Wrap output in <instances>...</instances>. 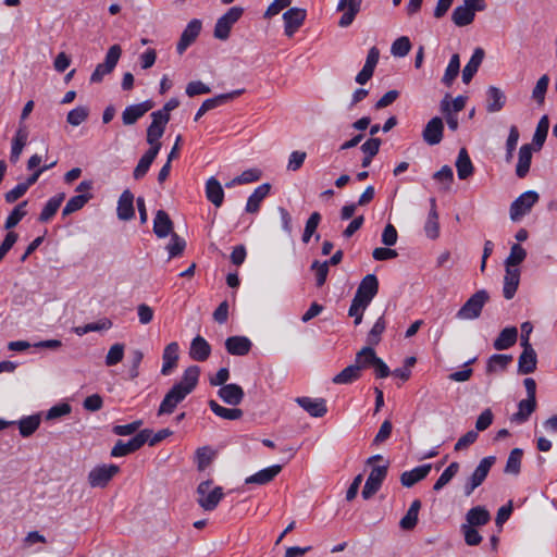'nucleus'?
<instances>
[{"instance_id":"obj_1","label":"nucleus","mask_w":557,"mask_h":557,"mask_svg":"<svg viewBox=\"0 0 557 557\" xmlns=\"http://www.w3.org/2000/svg\"><path fill=\"white\" fill-rule=\"evenodd\" d=\"M200 368L198 366L188 367L180 382L175 383L163 397L158 416L171 414L178 404H181L197 386L199 381Z\"/></svg>"},{"instance_id":"obj_2","label":"nucleus","mask_w":557,"mask_h":557,"mask_svg":"<svg viewBox=\"0 0 557 557\" xmlns=\"http://www.w3.org/2000/svg\"><path fill=\"white\" fill-rule=\"evenodd\" d=\"M488 298V293L485 289L475 292L457 311L456 318L458 320L478 319L481 315L482 309Z\"/></svg>"},{"instance_id":"obj_3","label":"nucleus","mask_w":557,"mask_h":557,"mask_svg":"<svg viewBox=\"0 0 557 557\" xmlns=\"http://www.w3.org/2000/svg\"><path fill=\"white\" fill-rule=\"evenodd\" d=\"M211 485L212 481L207 480L201 482L197 487L198 504L207 511L214 510L224 496L221 486H215L211 490Z\"/></svg>"},{"instance_id":"obj_4","label":"nucleus","mask_w":557,"mask_h":557,"mask_svg":"<svg viewBox=\"0 0 557 557\" xmlns=\"http://www.w3.org/2000/svg\"><path fill=\"white\" fill-rule=\"evenodd\" d=\"M495 461V456H487L480 460L479 465L463 486V493L466 496H470L473 491L484 482Z\"/></svg>"},{"instance_id":"obj_5","label":"nucleus","mask_w":557,"mask_h":557,"mask_svg":"<svg viewBox=\"0 0 557 557\" xmlns=\"http://www.w3.org/2000/svg\"><path fill=\"white\" fill-rule=\"evenodd\" d=\"M539 194L534 190H527L512 201L509 209L510 219L513 222L520 221L528 214L539 201Z\"/></svg>"},{"instance_id":"obj_6","label":"nucleus","mask_w":557,"mask_h":557,"mask_svg":"<svg viewBox=\"0 0 557 557\" xmlns=\"http://www.w3.org/2000/svg\"><path fill=\"white\" fill-rule=\"evenodd\" d=\"M244 9L242 7H232L226 13L218 18L213 35L216 39L226 40L230 37L233 25L242 17Z\"/></svg>"},{"instance_id":"obj_7","label":"nucleus","mask_w":557,"mask_h":557,"mask_svg":"<svg viewBox=\"0 0 557 557\" xmlns=\"http://www.w3.org/2000/svg\"><path fill=\"white\" fill-rule=\"evenodd\" d=\"M122 54V49L119 45H113L109 48L104 62L99 63L90 75L91 83H101L103 77L110 74L116 66Z\"/></svg>"},{"instance_id":"obj_8","label":"nucleus","mask_w":557,"mask_h":557,"mask_svg":"<svg viewBox=\"0 0 557 557\" xmlns=\"http://www.w3.org/2000/svg\"><path fill=\"white\" fill-rule=\"evenodd\" d=\"M377 292V277L374 274H367L361 280L352 299L368 307L372 299L376 296Z\"/></svg>"},{"instance_id":"obj_9","label":"nucleus","mask_w":557,"mask_h":557,"mask_svg":"<svg viewBox=\"0 0 557 557\" xmlns=\"http://www.w3.org/2000/svg\"><path fill=\"white\" fill-rule=\"evenodd\" d=\"M120 471L116 465H100L88 473V483L91 487H104L112 478Z\"/></svg>"},{"instance_id":"obj_10","label":"nucleus","mask_w":557,"mask_h":557,"mask_svg":"<svg viewBox=\"0 0 557 557\" xmlns=\"http://www.w3.org/2000/svg\"><path fill=\"white\" fill-rule=\"evenodd\" d=\"M388 462L384 466L373 467L362 488V497L371 498L380 488L387 475Z\"/></svg>"},{"instance_id":"obj_11","label":"nucleus","mask_w":557,"mask_h":557,"mask_svg":"<svg viewBox=\"0 0 557 557\" xmlns=\"http://www.w3.org/2000/svg\"><path fill=\"white\" fill-rule=\"evenodd\" d=\"M146 432L147 431H139L134 437H132L127 442L121 440L117 441L111 449V456L115 458L124 457L141 448L147 441Z\"/></svg>"},{"instance_id":"obj_12","label":"nucleus","mask_w":557,"mask_h":557,"mask_svg":"<svg viewBox=\"0 0 557 557\" xmlns=\"http://www.w3.org/2000/svg\"><path fill=\"white\" fill-rule=\"evenodd\" d=\"M202 23L198 18H193L188 22L186 27L181 34L176 45V52L182 55L189 46H191L200 35Z\"/></svg>"},{"instance_id":"obj_13","label":"nucleus","mask_w":557,"mask_h":557,"mask_svg":"<svg viewBox=\"0 0 557 557\" xmlns=\"http://www.w3.org/2000/svg\"><path fill=\"white\" fill-rule=\"evenodd\" d=\"M444 135V122L440 116L432 117L422 129V139L429 146L438 145Z\"/></svg>"},{"instance_id":"obj_14","label":"nucleus","mask_w":557,"mask_h":557,"mask_svg":"<svg viewBox=\"0 0 557 557\" xmlns=\"http://www.w3.org/2000/svg\"><path fill=\"white\" fill-rule=\"evenodd\" d=\"M307 16L305 9L290 8L283 14L284 33L287 37H292L296 30L304 24Z\"/></svg>"},{"instance_id":"obj_15","label":"nucleus","mask_w":557,"mask_h":557,"mask_svg":"<svg viewBox=\"0 0 557 557\" xmlns=\"http://www.w3.org/2000/svg\"><path fill=\"white\" fill-rule=\"evenodd\" d=\"M243 92L244 89H237L231 92L218 95L213 98L206 99L198 109V111L196 112L194 120L198 121L208 111L215 109L230 100H233L234 98L240 96Z\"/></svg>"},{"instance_id":"obj_16","label":"nucleus","mask_w":557,"mask_h":557,"mask_svg":"<svg viewBox=\"0 0 557 557\" xmlns=\"http://www.w3.org/2000/svg\"><path fill=\"white\" fill-rule=\"evenodd\" d=\"M154 107L152 100H145L140 103L127 106L122 113V122L124 125H133L148 111Z\"/></svg>"},{"instance_id":"obj_17","label":"nucleus","mask_w":557,"mask_h":557,"mask_svg":"<svg viewBox=\"0 0 557 557\" xmlns=\"http://www.w3.org/2000/svg\"><path fill=\"white\" fill-rule=\"evenodd\" d=\"M362 0H339L337 11H344L338 21L341 27H348L352 24L356 15L360 12Z\"/></svg>"},{"instance_id":"obj_18","label":"nucleus","mask_w":557,"mask_h":557,"mask_svg":"<svg viewBox=\"0 0 557 557\" xmlns=\"http://www.w3.org/2000/svg\"><path fill=\"white\" fill-rule=\"evenodd\" d=\"M296 403L313 418H322L327 412L326 400L324 398L302 396L297 397Z\"/></svg>"},{"instance_id":"obj_19","label":"nucleus","mask_w":557,"mask_h":557,"mask_svg":"<svg viewBox=\"0 0 557 557\" xmlns=\"http://www.w3.org/2000/svg\"><path fill=\"white\" fill-rule=\"evenodd\" d=\"M151 123L147 128V143L150 145V148L158 147V152L161 149L160 138L163 136L165 126L169 123L166 120L158 119L153 113L150 114Z\"/></svg>"},{"instance_id":"obj_20","label":"nucleus","mask_w":557,"mask_h":557,"mask_svg":"<svg viewBox=\"0 0 557 557\" xmlns=\"http://www.w3.org/2000/svg\"><path fill=\"white\" fill-rule=\"evenodd\" d=\"M218 395L225 404L230 406H238L245 397V393L242 386L235 383H230L220 387Z\"/></svg>"},{"instance_id":"obj_21","label":"nucleus","mask_w":557,"mask_h":557,"mask_svg":"<svg viewBox=\"0 0 557 557\" xmlns=\"http://www.w3.org/2000/svg\"><path fill=\"white\" fill-rule=\"evenodd\" d=\"M251 346V341L246 336H230L225 341V349L232 356H246Z\"/></svg>"},{"instance_id":"obj_22","label":"nucleus","mask_w":557,"mask_h":557,"mask_svg":"<svg viewBox=\"0 0 557 557\" xmlns=\"http://www.w3.org/2000/svg\"><path fill=\"white\" fill-rule=\"evenodd\" d=\"M116 213L117 218L122 221H128L134 218V195L129 189H125L121 194L117 201Z\"/></svg>"},{"instance_id":"obj_23","label":"nucleus","mask_w":557,"mask_h":557,"mask_svg":"<svg viewBox=\"0 0 557 557\" xmlns=\"http://www.w3.org/2000/svg\"><path fill=\"white\" fill-rule=\"evenodd\" d=\"M178 352H180V346L176 342H172L165 346L163 354H162V360H163L162 368H161L162 375L171 374L173 369L176 368L178 357H180Z\"/></svg>"},{"instance_id":"obj_24","label":"nucleus","mask_w":557,"mask_h":557,"mask_svg":"<svg viewBox=\"0 0 557 557\" xmlns=\"http://www.w3.org/2000/svg\"><path fill=\"white\" fill-rule=\"evenodd\" d=\"M28 132L26 125L20 123V126L12 139L10 161L14 164L18 161L20 156L27 144Z\"/></svg>"},{"instance_id":"obj_25","label":"nucleus","mask_w":557,"mask_h":557,"mask_svg":"<svg viewBox=\"0 0 557 557\" xmlns=\"http://www.w3.org/2000/svg\"><path fill=\"white\" fill-rule=\"evenodd\" d=\"M523 350L518 358V372L521 374L533 373L537 364V356L533 347H522Z\"/></svg>"},{"instance_id":"obj_26","label":"nucleus","mask_w":557,"mask_h":557,"mask_svg":"<svg viewBox=\"0 0 557 557\" xmlns=\"http://www.w3.org/2000/svg\"><path fill=\"white\" fill-rule=\"evenodd\" d=\"M432 469L430 463L418 466L410 471H405L400 475V482L405 487H411L416 483L422 481L428 476Z\"/></svg>"},{"instance_id":"obj_27","label":"nucleus","mask_w":557,"mask_h":557,"mask_svg":"<svg viewBox=\"0 0 557 557\" xmlns=\"http://www.w3.org/2000/svg\"><path fill=\"white\" fill-rule=\"evenodd\" d=\"M211 354L210 344L200 335H197L190 343L189 356L193 360L203 362Z\"/></svg>"},{"instance_id":"obj_28","label":"nucleus","mask_w":557,"mask_h":557,"mask_svg":"<svg viewBox=\"0 0 557 557\" xmlns=\"http://www.w3.org/2000/svg\"><path fill=\"white\" fill-rule=\"evenodd\" d=\"M271 189L269 183L259 185L253 193L248 197L245 211L248 213H257L260 209L261 202L267 198Z\"/></svg>"},{"instance_id":"obj_29","label":"nucleus","mask_w":557,"mask_h":557,"mask_svg":"<svg viewBox=\"0 0 557 557\" xmlns=\"http://www.w3.org/2000/svg\"><path fill=\"white\" fill-rule=\"evenodd\" d=\"M173 222L164 210H158L153 219V233L159 238L172 235Z\"/></svg>"},{"instance_id":"obj_30","label":"nucleus","mask_w":557,"mask_h":557,"mask_svg":"<svg viewBox=\"0 0 557 557\" xmlns=\"http://www.w3.org/2000/svg\"><path fill=\"white\" fill-rule=\"evenodd\" d=\"M282 470V466L280 465H273L268 468H264L255 474L247 476L245 479L246 484H258V485H264L269 482H271Z\"/></svg>"},{"instance_id":"obj_31","label":"nucleus","mask_w":557,"mask_h":557,"mask_svg":"<svg viewBox=\"0 0 557 557\" xmlns=\"http://www.w3.org/2000/svg\"><path fill=\"white\" fill-rule=\"evenodd\" d=\"M484 59V50L475 48L470 60L462 70V82L469 84L473 76L476 74L482 61Z\"/></svg>"},{"instance_id":"obj_32","label":"nucleus","mask_w":557,"mask_h":557,"mask_svg":"<svg viewBox=\"0 0 557 557\" xmlns=\"http://www.w3.org/2000/svg\"><path fill=\"white\" fill-rule=\"evenodd\" d=\"M533 148L530 144H524L519 149L518 163L516 166V174L518 177L523 178L530 171L532 161Z\"/></svg>"},{"instance_id":"obj_33","label":"nucleus","mask_w":557,"mask_h":557,"mask_svg":"<svg viewBox=\"0 0 557 557\" xmlns=\"http://www.w3.org/2000/svg\"><path fill=\"white\" fill-rule=\"evenodd\" d=\"M206 197L216 208H220L223 203L224 190L221 183L214 176H211L206 182Z\"/></svg>"},{"instance_id":"obj_34","label":"nucleus","mask_w":557,"mask_h":557,"mask_svg":"<svg viewBox=\"0 0 557 557\" xmlns=\"http://www.w3.org/2000/svg\"><path fill=\"white\" fill-rule=\"evenodd\" d=\"M520 281V270L518 268H507L506 274L504 277V288L503 294L506 299H511L518 288Z\"/></svg>"},{"instance_id":"obj_35","label":"nucleus","mask_w":557,"mask_h":557,"mask_svg":"<svg viewBox=\"0 0 557 557\" xmlns=\"http://www.w3.org/2000/svg\"><path fill=\"white\" fill-rule=\"evenodd\" d=\"M518 338V330L516 326H508L500 331L493 343L496 350H505L512 347Z\"/></svg>"},{"instance_id":"obj_36","label":"nucleus","mask_w":557,"mask_h":557,"mask_svg":"<svg viewBox=\"0 0 557 557\" xmlns=\"http://www.w3.org/2000/svg\"><path fill=\"white\" fill-rule=\"evenodd\" d=\"M490 520L491 515L488 510L483 506H475L468 510L466 515V522L463 524L476 528L487 524Z\"/></svg>"},{"instance_id":"obj_37","label":"nucleus","mask_w":557,"mask_h":557,"mask_svg":"<svg viewBox=\"0 0 557 557\" xmlns=\"http://www.w3.org/2000/svg\"><path fill=\"white\" fill-rule=\"evenodd\" d=\"M158 153V147H153L143 154L133 172L135 180H140L147 174Z\"/></svg>"},{"instance_id":"obj_38","label":"nucleus","mask_w":557,"mask_h":557,"mask_svg":"<svg viewBox=\"0 0 557 557\" xmlns=\"http://www.w3.org/2000/svg\"><path fill=\"white\" fill-rule=\"evenodd\" d=\"M456 169L459 180H467L473 174L474 168L466 148L459 150Z\"/></svg>"},{"instance_id":"obj_39","label":"nucleus","mask_w":557,"mask_h":557,"mask_svg":"<svg viewBox=\"0 0 557 557\" xmlns=\"http://www.w3.org/2000/svg\"><path fill=\"white\" fill-rule=\"evenodd\" d=\"M65 199V194L60 193L55 196L51 197L42 208L38 220L42 223L50 221L57 211L59 210L60 206L62 205L63 200Z\"/></svg>"},{"instance_id":"obj_40","label":"nucleus","mask_w":557,"mask_h":557,"mask_svg":"<svg viewBox=\"0 0 557 557\" xmlns=\"http://www.w3.org/2000/svg\"><path fill=\"white\" fill-rule=\"evenodd\" d=\"M536 409V400H532L530 398L522 399L518 404V411L515 412L510 420L517 423H524L529 420L530 416Z\"/></svg>"},{"instance_id":"obj_41","label":"nucleus","mask_w":557,"mask_h":557,"mask_svg":"<svg viewBox=\"0 0 557 557\" xmlns=\"http://www.w3.org/2000/svg\"><path fill=\"white\" fill-rule=\"evenodd\" d=\"M486 95H487L486 110L488 112H498L504 108V106L506 103V97L499 88H497L495 86H490L486 91Z\"/></svg>"},{"instance_id":"obj_42","label":"nucleus","mask_w":557,"mask_h":557,"mask_svg":"<svg viewBox=\"0 0 557 557\" xmlns=\"http://www.w3.org/2000/svg\"><path fill=\"white\" fill-rule=\"evenodd\" d=\"M361 377V371L359 370V367L354 363L345 369H343L339 373H337L333 379L332 382L334 384H351L356 381H358Z\"/></svg>"},{"instance_id":"obj_43","label":"nucleus","mask_w":557,"mask_h":557,"mask_svg":"<svg viewBox=\"0 0 557 557\" xmlns=\"http://www.w3.org/2000/svg\"><path fill=\"white\" fill-rule=\"evenodd\" d=\"M211 411L225 420H238L243 417V410L238 408H225L218 404L215 400L211 399L208 403Z\"/></svg>"},{"instance_id":"obj_44","label":"nucleus","mask_w":557,"mask_h":557,"mask_svg":"<svg viewBox=\"0 0 557 557\" xmlns=\"http://www.w3.org/2000/svg\"><path fill=\"white\" fill-rule=\"evenodd\" d=\"M475 12L463 5H458L451 13V21L458 27H463L474 21Z\"/></svg>"},{"instance_id":"obj_45","label":"nucleus","mask_w":557,"mask_h":557,"mask_svg":"<svg viewBox=\"0 0 557 557\" xmlns=\"http://www.w3.org/2000/svg\"><path fill=\"white\" fill-rule=\"evenodd\" d=\"M113 323L108 318H102L97 322L87 323L85 325H79L74 327V333L78 336H83L90 332H100V331H107L112 327Z\"/></svg>"},{"instance_id":"obj_46","label":"nucleus","mask_w":557,"mask_h":557,"mask_svg":"<svg viewBox=\"0 0 557 557\" xmlns=\"http://www.w3.org/2000/svg\"><path fill=\"white\" fill-rule=\"evenodd\" d=\"M374 359H377L376 352L372 346H366L356 354L355 363L362 371L374 364Z\"/></svg>"},{"instance_id":"obj_47","label":"nucleus","mask_w":557,"mask_h":557,"mask_svg":"<svg viewBox=\"0 0 557 557\" xmlns=\"http://www.w3.org/2000/svg\"><path fill=\"white\" fill-rule=\"evenodd\" d=\"M91 198L92 194H79L71 197L62 210V215L66 216L81 210Z\"/></svg>"},{"instance_id":"obj_48","label":"nucleus","mask_w":557,"mask_h":557,"mask_svg":"<svg viewBox=\"0 0 557 557\" xmlns=\"http://www.w3.org/2000/svg\"><path fill=\"white\" fill-rule=\"evenodd\" d=\"M522 456L523 450L521 448H513L508 456L504 471L508 474L518 475L521 469Z\"/></svg>"},{"instance_id":"obj_49","label":"nucleus","mask_w":557,"mask_h":557,"mask_svg":"<svg viewBox=\"0 0 557 557\" xmlns=\"http://www.w3.org/2000/svg\"><path fill=\"white\" fill-rule=\"evenodd\" d=\"M27 206V201H22L10 212L4 222V228L10 232L13 227H15L22 219L27 214L25 210Z\"/></svg>"},{"instance_id":"obj_50","label":"nucleus","mask_w":557,"mask_h":557,"mask_svg":"<svg viewBox=\"0 0 557 557\" xmlns=\"http://www.w3.org/2000/svg\"><path fill=\"white\" fill-rule=\"evenodd\" d=\"M40 424V417L38 414L27 416L18 421L20 434L23 437L30 436Z\"/></svg>"},{"instance_id":"obj_51","label":"nucleus","mask_w":557,"mask_h":557,"mask_svg":"<svg viewBox=\"0 0 557 557\" xmlns=\"http://www.w3.org/2000/svg\"><path fill=\"white\" fill-rule=\"evenodd\" d=\"M549 129V120L547 115H543L536 126L535 133L533 135V145L536 149H541L546 140L547 134Z\"/></svg>"},{"instance_id":"obj_52","label":"nucleus","mask_w":557,"mask_h":557,"mask_svg":"<svg viewBox=\"0 0 557 557\" xmlns=\"http://www.w3.org/2000/svg\"><path fill=\"white\" fill-rule=\"evenodd\" d=\"M512 357L510 355L495 354L492 355L486 364V371L488 373L496 372L498 370H505L511 362Z\"/></svg>"},{"instance_id":"obj_53","label":"nucleus","mask_w":557,"mask_h":557,"mask_svg":"<svg viewBox=\"0 0 557 557\" xmlns=\"http://www.w3.org/2000/svg\"><path fill=\"white\" fill-rule=\"evenodd\" d=\"M549 76L547 74H544L542 75L533 90H532V99L539 104V106H542L544 104V101H545V96H546V92H547V89H548V85H549Z\"/></svg>"},{"instance_id":"obj_54","label":"nucleus","mask_w":557,"mask_h":557,"mask_svg":"<svg viewBox=\"0 0 557 557\" xmlns=\"http://www.w3.org/2000/svg\"><path fill=\"white\" fill-rule=\"evenodd\" d=\"M459 463L454 461L451 462L440 475L436 482L433 485V490L435 492L441 491L446 484L450 482V480L458 473Z\"/></svg>"},{"instance_id":"obj_55","label":"nucleus","mask_w":557,"mask_h":557,"mask_svg":"<svg viewBox=\"0 0 557 557\" xmlns=\"http://www.w3.org/2000/svg\"><path fill=\"white\" fill-rule=\"evenodd\" d=\"M424 232L428 238L436 239L440 236V223L437 211L430 210L424 224Z\"/></svg>"},{"instance_id":"obj_56","label":"nucleus","mask_w":557,"mask_h":557,"mask_svg":"<svg viewBox=\"0 0 557 557\" xmlns=\"http://www.w3.org/2000/svg\"><path fill=\"white\" fill-rule=\"evenodd\" d=\"M385 329L386 322L384 317H380L368 333L367 343L369 346H376L381 342V336Z\"/></svg>"},{"instance_id":"obj_57","label":"nucleus","mask_w":557,"mask_h":557,"mask_svg":"<svg viewBox=\"0 0 557 557\" xmlns=\"http://www.w3.org/2000/svg\"><path fill=\"white\" fill-rule=\"evenodd\" d=\"M527 257L525 249L519 245L513 244L510 248V253L505 260L507 268H517Z\"/></svg>"},{"instance_id":"obj_58","label":"nucleus","mask_w":557,"mask_h":557,"mask_svg":"<svg viewBox=\"0 0 557 557\" xmlns=\"http://www.w3.org/2000/svg\"><path fill=\"white\" fill-rule=\"evenodd\" d=\"M89 115V109L84 106L72 109L66 115V122L72 126H78L87 120Z\"/></svg>"},{"instance_id":"obj_59","label":"nucleus","mask_w":557,"mask_h":557,"mask_svg":"<svg viewBox=\"0 0 557 557\" xmlns=\"http://www.w3.org/2000/svg\"><path fill=\"white\" fill-rule=\"evenodd\" d=\"M410 49H411V42H410L409 38L406 36H403V37L397 38L392 44L391 53L394 57L403 58L409 53Z\"/></svg>"},{"instance_id":"obj_60","label":"nucleus","mask_w":557,"mask_h":557,"mask_svg":"<svg viewBox=\"0 0 557 557\" xmlns=\"http://www.w3.org/2000/svg\"><path fill=\"white\" fill-rule=\"evenodd\" d=\"M186 247V242L182 237H180L176 233H173L171 235V240L169 245L166 246V249L169 251V258H175L183 253L184 249Z\"/></svg>"},{"instance_id":"obj_61","label":"nucleus","mask_w":557,"mask_h":557,"mask_svg":"<svg viewBox=\"0 0 557 557\" xmlns=\"http://www.w3.org/2000/svg\"><path fill=\"white\" fill-rule=\"evenodd\" d=\"M124 344L116 343L112 345L106 356V364L112 367L123 360L124 357Z\"/></svg>"},{"instance_id":"obj_62","label":"nucleus","mask_w":557,"mask_h":557,"mask_svg":"<svg viewBox=\"0 0 557 557\" xmlns=\"http://www.w3.org/2000/svg\"><path fill=\"white\" fill-rule=\"evenodd\" d=\"M321 221V214L319 212H313L309 216V219L306 222L305 231L302 234V242L305 244H308L312 237V235L315 233L317 227Z\"/></svg>"},{"instance_id":"obj_63","label":"nucleus","mask_w":557,"mask_h":557,"mask_svg":"<svg viewBox=\"0 0 557 557\" xmlns=\"http://www.w3.org/2000/svg\"><path fill=\"white\" fill-rule=\"evenodd\" d=\"M460 530L463 534L467 545L476 546L482 542V536L474 527L469 524H461Z\"/></svg>"},{"instance_id":"obj_64","label":"nucleus","mask_w":557,"mask_h":557,"mask_svg":"<svg viewBox=\"0 0 557 557\" xmlns=\"http://www.w3.org/2000/svg\"><path fill=\"white\" fill-rule=\"evenodd\" d=\"M311 270L315 273V285L318 287H321L325 284L327 274H329V267L324 262H320L319 260H314L311 263Z\"/></svg>"}]
</instances>
